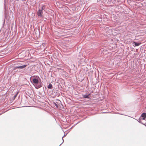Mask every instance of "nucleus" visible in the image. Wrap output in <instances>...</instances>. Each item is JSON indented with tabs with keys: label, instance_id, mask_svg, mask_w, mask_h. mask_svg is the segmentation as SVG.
Returning <instances> with one entry per match:
<instances>
[{
	"label": "nucleus",
	"instance_id": "nucleus-2",
	"mask_svg": "<svg viewBox=\"0 0 146 146\" xmlns=\"http://www.w3.org/2000/svg\"><path fill=\"white\" fill-rule=\"evenodd\" d=\"M27 66V65H25L21 66H17L15 67L16 68L23 69L25 68Z\"/></svg>",
	"mask_w": 146,
	"mask_h": 146
},
{
	"label": "nucleus",
	"instance_id": "nucleus-6",
	"mask_svg": "<svg viewBox=\"0 0 146 146\" xmlns=\"http://www.w3.org/2000/svg\"><path fill=\"white\" fill-rule=\"evenodd\" d=\"M134 43L135 45L136 46H138L140 44V43H137L134 42Z\"/></svg>",
	"mask_w": 146,
	"mask_h": 146
},
{
	"label": "nucleus",
	"instance_id": "nucleus-10",
	"mask_svg": "<svg viewBox=\"0 0 146 146\" xmlns=\"http://www.w3.org/2000/svg\"><path fill=\"white\" fill-rule=\"evenodd\" d=\"M40 87H41L40 86H38L36 87V88L37 89H38V88H40Z\"/></svg>",
	"mask_w": 146,
	"mask_h": 146
},
{
	"label": "nucleus",
	"instance_id": "nucleus-11",
	"mask_svg": "<svg viewBox=\"0 0 146 146\" xmlns=\"http://www.w3.org/2000/svg\"><path fill=\"white\" fill-rule=\"evenodd\" d=\"M56 104V106H57V105L56 104Z\"/></svg>",
	"mask_w": 146,
	"mask_h": 146
},
{
	"label": "nucleus",
	"instance_id": "nucleus-1",
	"mask_svg": "<svg viewBox=\"0 0 146 146\" xmlns=\"http://www.w3.org/2000/svg\"><path fill=\"white\" fill-rule=\"evenodd\" d=\"M43 12L42 10L39 9L37 12V15L38 17H41L42 15Z\"/></svg>",
	"mask_w": 146,
	"mask_h": 146
},
{
	"label": "nucleus",
	"instance_id": "nucleus-5",
	"mask_svg": "<svg viewBox=\"0 0 146 146\" xmlns=\"http://www.w3.org/2000/svg\"><path fill=\"white\" fill-rule=\"evenodd\" d=\"M48 88L49 89H52V84H50L48 86Z\"/></svg>",
	"mask_w": 146,
	"mask_h": 146
},
{
	"label": "nucleus",
	"instance_id": "nucleus-8",
	"mask_svg": "<svg viewBox=\"0 0 146 146\" xmlns=\"http://www.w3.org/2000/svg\"><path fill=\"white\" fill-rule=\"evenodd\" d=\"M45 8V5H43L42 6V7H41V10H42V11L43 10H44Z\"/></svg>",
	"mask_w": 146,
	"mask_h": 146
},
{
	"label": "nucleus",
	"instance_id": "nucleus-4",
	"mask_svg": "<svg viewBox=\"0 0 146 146\" xmlns=\"http://www.w3.org/2000/svg\"><path fill=\"white\" fill-rule=\"evenodd\" d=\"M141 116L143 117V119L144 120L146 117V113H143L141 115Z\"/></svg>",
	"mask_w": 146,
	"mask_h": 146
},
{
	"label": "nucleus",
	"instance_id": "nucleus-9",
	"mask_svg": "<svg viewBox=\"0 0 146 146\" xmlns=\"http://www.w3.org/2000/svg\"><path fill=\"white\" fill-rule=\"evenodd\" d=\"M17 94H18V93H17L14 97V99L17 96Z\"/></svg>",
	"mask_w": 146,
	"mask_h": 146
},
{
	"label": "nucleus",
	"instance_id": "nucleus-3",
	"mask_svg": "<svg viewBox=\"0 0 146 146\" xmlns=\"http://www.w3.org/2000/svg\"><path fill=\"white\" fill-rule=\"evenodd\" d=\"M33 82L34 84H37L38 82V81L37 79L34 78L33 80Z\"/></svg>",
	"mask_w": 146,
	"mask_h": 146
},
{
	"label": "nucleus",
	"instance_id": "nucleus-7",
	"mask_svg": "<svg viewBox=\"0 0 146 146\" xmlns=\"http://www.w3.org/2000/svg\"><path fill=\"white\" fill-rule=\"evenodd\" d=\"M83 97L84 98H89L88 95H84L83 96Z\"/></svg>",
	"mask_w": 146,
	"mask_h": 146
}]
</instances>
